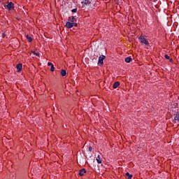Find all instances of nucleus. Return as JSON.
I'll return each instance as SVG.
<instances>
[{"instance_id":"nucleus-23","label":"nucleus","mask_w":179,"mask_h":179,"mask_svg":"<svg viewBox=\"0 0 179 179\" xmlns=\"http://www.w3.org/2000/svg\"><path fill=\"white\" fill-rule=\"evenodd\" d=\"M4 36H5L4 34H3V37H4Z\"/></svg>"},{"instance_id":"nucleus-10","label":"nucleus","mask_w":179,"mask_h":179,"mask_svg":"<svg viewBox=\"0 0 179 179\" xmlns=\"http://www.w3.org/2000/svg\"><path fill=\"white\" fill-rule=\"evenodd\" d=\"M124 61L127 62V64H129V62L132 61V58L131 57H127L125 58Z\"/></svg>"},{"instance_id":"nucleus-6","label":"nucleus","mask_w":179,"mask_h":179,"mask_svg":"<svg viewBox=\"0 0 179 179\" xmlns=\"http://www.w3.org/2000/svg\"><path fill=\"white\" fill-rule=\"evenodd\" d=\"M82 4L83 6H88V5H90V0H83Z\"/></svg>"},{"instance_id":"nucleus-17","label":"nucleus","mask_w":179,"mask_h":179,"mask_svg":"<svg viewBox=\"0 0 179 179\" xmlns=\"http://www.w3.org/2000/svg\"><path fill=\"white\" fill-rule=\"evenodd\" d=\"M10 177L11 179H15L16 178V174L15 173H11L10 175Z\"/></svg>"},{"instance_id":"nucleus-22","label":"nucleus","mask_w":179,"mask_h":179,"mask_svg":"<svg viewBox=\"0 0 179 179\" xmlns=\"http://www.w3.org/2000/svg\"><path fill=\"white\" fill-rule=\"evenodd\" d=\"M88 150H89V152H91V151H92V146H90V147H89Z\"/></svg>"},{"instance_id":"nucleus-21","label":"nucleus","mask_w":179,"mask_h":179,"mask_svg":"<svg viewBox=\"0 0 179 179\" xmlns=\"http://www.w3.org/2000/svg\"><path fill=\"white\" fill-rule=\"evenodd\" d=\"M52 65H54V64H52V63H51V62L48 63V66H52Z\"/></svg>"},{"instance_id":"nucleus-9","label":"nucleus","mask_w":179,"mask_h":179,"mask_svg":"<svg viewBox=\"0 0 179 179\" xmlns=\"http://www.w3.org/2000/svg\"><path fill=\"white\" fill-rule=\"evenodd\" d=\"M84 174H86V169H83L80 170L79 176H84Z\"/></svg>"},{"instance_id":"nucleus-2","label":"nucleus","mask_w":179,"mask_h":179,"mask_svg":"<svg viewBox=\"0 0 179 179\" xmlns=\"http://www.w3.org/2000/svg\"><path fill=\"white\" fill-rule=\"evenodd\" d=\"M139 40L140 43L145 44V45H149V42L148 41V40H146V38H145V36H143V35L139 37Z\"/></svg>"},{"instance_id":"nucleus-5","label":"nucleus","mask_w":179,"mask_h":179,"mask_svg":"<svg viewBox=\"0 0 179 179\" xmlns=\"http://www.w3.org/2000/svg\"><path fill=\"white\" fill-rule=\"evenodd\" d=\"M68 20H69V22H71V23H75V22H76V20H78V18H76V17H75V16H72L71 17H69Z\"/></svg>"},{"instance_id":"nucleus-8","label":"nucleus","mask_w":179,"mask_h":179,"mask_svg":"<svg viewBox=\"0 0 179 179\" xmlns=\"http://www.w3.org/2000/svg\"><path fill=\"white\" fill-rule=\"evenodd\" d=\"M16 68H17V72H22V64H17Z\"/></svg>"},{"instance_id":"nucleus-19","label":"nucleus","mask_w":179,"mask_h":179,"mask_svg":"<svg viewBox=\"0 0 179 179\" xmlns=\"http://www.w3.org/2000/svg\"><path fill=\"white\" fill-rule=\"evenodd\" d=\"M71 12H73V13H76V12H78V8L73 9Z\"/></svg>"},{"instance_id":"nucleus-13","label":"nucleus","mask_w":179,"mask_h":179,"mask_svg":"<svg viewBox=\"0 0 179 179\" xmlns=\"http://www.w3.org/2000/svg\"><path fill=\"white\" fill-rule=\"evenodd\" d=\"M174 120L176 121H179V111L176 113V114L175 115V117Z\"/></svg>"},{"instance_id":"nucleus-4","label":"nucleus","mask_w":179,"mask_h":179,"mask_svg":"<svg viewBox=\"0 0 179 179\" xmlns=\"http://www.w3.org/2000/svg\"><path fill=\"white\" fill-rule=\"evenodd\" d=\"M4 8H7L8 10H10L11 9H13L15 8V4L10 1L7 6H4Z\"/></svg>"},{"instance_id":"nucleus-1","label":"nucleus","mask_w":179,"mask_h":179,"mask_svg":"<svg viewBox=\"0 0 179 179\" xmlns=\"http://www.w3.org/2000/svg\"><path fill=\"white\" fill-rule=\"evenodd\" d=\"M73 26H75V27H78V23L71 22V21H69L66 23V27H67V29H72Z\"/></svg>"},{"instance_id":"nucleus-24","label":"nucleus","mask_w":179,"mask_h":179,"mask_svg":"<svg viewBox=\"0 0 179 179\" xmlns=\"http://www.w3.org/2000/svg\"><path fill=\"white\" fill-rule=\"evenodd\" d=\"M0 2H1V0H0Z\"/></svg>"},{"instance_id":"nucleus-3","label":"nucleus","mask_w":179,"mask_h":179,"mask_svg":"<svg viewBox=\"0 0 179 179\" xmlns=\"http://www.w3.org/2000/svg\"><path fill=\"white\" fill-rule=\"evenodd\" d=\"M106 59L105 55H101L99 57L98 64L103 66L104 64V60Z\"/></svg>"},{"instance_id":"nucleus-11","label":"nucleus","mask_w":179,"mask_h":179,"mask_svg":"<svg viewBox=\"0 0 179 179\" xmlns=\"http://www.w3.org/2000/svg\"><path fill=\"white\" fill-rule=\"evenodd\" d=\"M26 38H27L29 43H31L33 41V38H31V36H29L28 34L26 35Z\"/></svg>"},{"instance_id":"nucleus-20","label":"nucleus","mask_w":179,"mask_h":179,"mask_svg":"<svg viewBox=\"0 0 179 179\" xmlns=\"http://www.w3.org/2000/svg\"><path fill=\"white\" fill-rule=\"evenodd\" d=\"M33 54H34V55H36V57H40V54H38V52H33Z\"/></svg>"},{"instance_id":"nucleus-16","label":"nucleus","mask_w":179,"mask_h":179,"mask_svg":"<svg viewBox=\"0 0 179 179\" xmlns=\"http://www.w3.org/2000/svg\"><path fill=\"white\" fill-rule=\"evenodd\" d=\"M61 75H62V76H66V71L62 70L61 71Z\"/></svg>"},{"instance_id":"nucleus-18","label":"nucleus","mask_w":179,"mask_h":179,"mask_svg":"<svg viewBox=\"0 0 179 179\" xmlns=\"http://www.w3.org/2000/svg\"><path fill=\"white\" fill-rule=\"evenodd\" d=\"M51 67H50V71H51V72H54V71L55 70V68L54 67V64L53 65H52V66H50Z\"/></svg>"},{"instance_id":"nucleus-7","label":"nucleus","mask_w":179,"mask_h":179,"mask_svg":"<svg viewBox=\"0 0 179 179\" xmlns=\"http://www.w3.org/2000/svg\"><path fill=\"white\" fill-rule=\"evenodd\" d=\"M96 160L98 164H101V163H103V159H101V157L100 155H98L96 157Z\"/></svg>"},{"instance_id":"nucleus-12","label":"nucleus","mask_w":179,"mask_h":179,"mask_svg":"<svg viewBox=\"0 0 179 179\" xmlns=\"http://www.w3.org/2000/svg\"><path fill=\"white\" fill-rule=\"evenodd\" d=\"M120 86V82L117 81L113 84V89H117Z\"/></svg>"},{"instance_id":"nucleus-15","label":"nucleus","mask_w":179,"mask_h":179,"mask_svg":"<svg viewBox=\"0 0 179 179\" xmlns=\"http://www.w3.org/2000/svg\"><path fill=\"white\" fill-rule=\"evenodd\" d=\"M125 176H126V177H128V179H132V175L129 174V172H127Z\"/></svg>"},{"instance_id":"nucleus-14","label":"nucleus","mask_w":179,"mask_h":179,"mask_svg":"<svg viewBox=\"0 0 179 179\" xmlns=\"http://www.w3.org/2000/svg\"><path fill=\"white\" fill-rule=\"evenodd\" d=\"M164 58H166V59H169L170 62H173V59H171L170 56H169V55H165Z\"/></svg>"}]
</instances>
